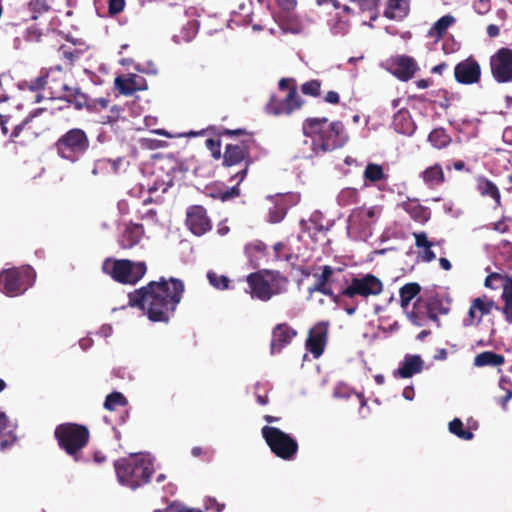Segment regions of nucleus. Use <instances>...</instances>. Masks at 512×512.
Here are the masks:
<instances>
[{
  "instance_id": "f257e3e1",
  "label": "nucleus",
  "mask_w": 512,
  "mask_h": 512,
  "mask_svg": "<svg viewBox=\"0 0 512 512\" xmlns=\"http://www.w3.org/2000/svg\"><path fill=\"white\" fill-rule=\"evenodd\" d=\"M185 285L174 277L150 281L128 294L129 305L140 308L152 322L168 323L181 302Z\"/></svg>"
},
{
  "instance_id": "f03ea898",
  "label": "nucleus",
  "mask_w": 512,
  "mask_h": 512,
  "mask_svg": "<svg viewBox=\"0 0 512 512\" xmlns=\"http://www.w3.org/2000/svg\"><path fill=\"white\" fill-rule=\"evenodd\" d=\"M114 469L118 481L131 489L149 483L154 473L152 463L137 455L114 461Z\"/></svg>"
},
{
  "instance_id": "7ed1b4c3",
  "label": "nucleus",
  "mask_w": 512,
  "mask_h": 512,
  "mask_svg": "<svg viewBox=\"0 0 512 512\" xmlns=\"http://www.w3.org/2000/svg\"><path fill=\"white\" fill-rule=\"evenodd\" d=\"M54 437L61 450L72 457L75 462L82 461V450L88 445L90 431L87 426L65 422L56 426Z\"/></svg>"
},
{
  "instance_id": "20e7f679",
  "label": "nucleus",
  "mask_w": 512,
  "mask_h": 512,
  "mask_svg": "<svg viewBox=\"0 0 512 512\" xmlns=\"http://www.w3.org/2000/svg\"><path fill=\"white\" fill-rule=\"evenodd\" d=\"M246 281L251 297L264 302L281 293L289 282L288 278L281 273L269 270L250 273Z\"/></svg>"
},
{
  "instance_id": "39448f33",
  "label": "nucleus",
  "mask_w": 512,
  "mask_h": 512,
  "mask_svg": "<svg viewBox=\"0 0 512 512\" xmlns=\"http://www.w3.org/2000/svg\"><path fill=\"white\" fill-rule=\"evenodd\" d=\"M224 134L236 137L235 143L225 146L222 156V165L225 168L236 166L242 162L252 163L250 152L256 146V141L251 133H245V130H224Z\"/></svg>"
},
{
  "instance_id": "423d86ee",
  "label": "nucleus",
  "mask_w": 512,
  "mask_h": 512,
  "mask_svg": "<svg viewBox=\"0 0 512 512\" xmlns=\"http://www.w3.org/2000/svg\"><path fill=\"white\" fill-rule=\"evenodd\" d=\"M102 271L118 283L135 285L146 274L147 266L145 262L106 258L102 263Z\"/></svg>"
},
{
  "instance_id": "0eeeda50",
  "label": "nucleus",
  "mask_w": 512,
  "mask_h": 512,
  "mask_svg": "<svg viewBox=\"0 0 512 512\" xmlns=\"http://www.w3.org/2000/svg\"><path fill=\"white\" fill-rule=\"evenodd\" d=\"M281 91L288 90L283 99L272 95L266 104V112L274 116L290 115L304 105V100L298 94V85L294 78H281L278 82Z\"/></svg>"
},
{
  "instance_id": "6e6552de",
  "label": "nucleus",
  "mask_w": 512,
  "mask_h": 512,
  "mask_svg": "<svg viewBox=\"0 0 512 512\" xmlns=\"http://www.w3.org/2000/svg\"><path fill=\"white\" fill-rule=\"evenodd\" d=\"M36 273L31 266L5 269L0 272V291L14 297L23 294L35 281Z\"/></svg>"
},
{
  "instance_id": "1a4fd4ad",
  "label": "nucleus",
  "mask_w": 512,
  "mask_h": 512,
  "mask_svg": "<svg viewBox=\"0 0 512 512\" xmlns=\"http://www.w3.org/2000/svg\"><path fill=\"white\" fill-rule=\"evenodd\" d=\"M303 143L318 155L341 148L348 140L343 130H303Z\"/></svg>"
},
{
  "instance_id": "9d476101",
  "label": "nucleus",
  "mask_w": 512,
  "mask_h": 512,
  "mask_svg": "<svg viewBox=\"0 0 512 512\" xmlns=\"http://www.w3.org/2000/svg\"><path fill=\"white\" fill-rule=\"evenodd\" d=\"M346 286L340 291L341 298L346 297L352 300L360 297L367 300L369 297L378 296L383 292V282L374 274L354 276L345 279Z\"/></svg>"
},
{
  "instance_id": "9b49d317",
  "label": "nucleus",
  "mask_w": 512,
  "mask_h": 512,
  "mask_svg": "<svg viewBox=\"0 0 512 512\" xmlns=\"http://www.w3.org/2000/svg\"><path fill=\"white\" fill-rule=\"evenodd\" d=\"M261 433L274 455L283 460L294 459L299 449L296 439L273 426H264Z\"/></svg>"
},
{
  "instance_id": "f8f14e48",
  "label": "nucleus",
  "mask_w": 512,
  "mask_h": 512,
  "mask_svg": "<svg viewBox=\"0 0 512 512\" xmlns=\"http://www.w3.org/2000/svg\"><path fill=\"white\" fill-rule=\"evenodd\" d=\"M89 140L84 130H68L56 143L57 151L62 158L74 160L78 154L84 153Z\"/></svg>"
},
{
  "instance_id": "ddd939ff",
  "label": "nucleus",
  "mask_w": 512,
  "mask_h": 512,
  "mask_svg": "<svg viewBox=\"0 0 512 512\" xmlns=\"http://www.w3.org/2000/svg\"><path fill=\"white\" fill-rule=\"evenodd\" d=\"M490 69L498 83L512 82V49L502 47L490 57Z\"/></svg>"
},
{
  "instance_id": "4468645a",
  "label": "nucleus",
  "mask_w": 512,
  "mask_h": 512,
  "mask_svg": "<svg viewBox=\"0 0 512 512\" xmlns=\"http://www.w3.org/2000/svg\"><path fill=\"white\" fill-rule=\"evenodd\" d=\"M47 97L62 99L72 96V91L66 83V73L60 65L49 68L45 73Z\"/></svg>"
},
{
  "instance_id": "2eb2a0df",
  "label": "nucleus",
  "mask_w": 512,
  "mask_h": 512,
  "mask_svg": "<svg viewBox=\"0 0 512 512\" xmlns=\"http://www.w3.org/2000/svg\"><path fill=\"white\" fill-rule=\"evenodd\" d=\"M493 310H500V307L494 300L487 295L474 298L471 301L467 316L463 319L464 327L478 326L481 324L483 317L491 314Z\"/></svg>"
},
{
  "instance_id": "dca6fc26",
  "label": "nucleus",
  "mask_w": 512,
  "mask_h": 512,
  "mask_svg": "<svg viewBox=\"0 0 512 512\" xmlns=\"http://www.w3.org/2000/svg\"><path fill=\"white\" fill-rule=\"evenodd\" d=\"M485 287L496 290L502 287V298L505 302L503 314L507 322H512V277L497 272L490 273L484 282Z\"/></svg>"
},
{
  "instance_id": "f3484780",
  "label": "nucleus",
  "mask_w": 512,
  "mask_h": 512,
  "mask_svg": "<svg viewBox=\"0 0 512 512\" xmlns=\"http://www.w3.org/2000/svg\"><path fill=\"white\" fill-rule=\"evenodd\" d=\"M328 322L316 323L308 333L306 339V348L313 355L314 358H319L325 349L328 337Z\"/></svg>"
},
{
  "instance_id": "a211bd4d",
  "label": "nucleus",
  "mask_w": 512,
  "mask_h": 512,
  "mask_svg": "<svg viewBox=\"0 0 512 512\" xmlns=\"http://www.w3.org/2000/svg\"><path fill=\"white\" fill-rule=\"evenodd\" d=\"M454 77L458 83L465 85L479 82L481 67L478 61L470 56L459 62L454 68Z\"/></svg>"
},
{
  "instance_id": "6ab92c4d",
  "label": "nucleus",
  "mask_w": 512,
  "mask_h": 512,
  "mask_svg": "<svg viewBox=\"0 0 512 512\" xmlns=\"http://www.w3.org/2000/svg\"><path fill=\"white\" fill-rule=\"evenodd\" d=\"M389 71L399 80L408 81L412 79L418 70L414 58L407 55H398L389 60Z\"/></svg>"
},
{
  "instance_id": "aec40b11",
  "label": "nucleus",
  "mask_w": 512,
  "mask_h": 512,
  "mask_svg": "<svg viewBox=\"0 0 512 512\" xmlns=\"http://www.w3.org/2000/svg\"><path fill=\"white\" fill-rule=\"evenodd\" d=\"M186 224L190 231L197 236L205 234L212 227L205 208L200 205H194L188 208Z\"/></svg>"
},
{
  "instance_id": "412c9836",
  "label": "nucleus",
  "mask_w": 512,
  "mask_h": 512,
  "mask_svg": "<svg viewBox=\"0 0 512 512\" xmlns=\"http://www.w3.org/2000/svg\"><path fill=\"white\" fill-rule=\"evenodd\" d=\"M114 85L119 93L125 96H131L137 91H144L148 88L146 79L137 74L117 76Z\"/></svg>"
},
{
  "instance_id": "4be33fe9",
  "label": "nucleus",
  "mask_w": 512,
  "mask_h": 512,
  "mask_svg": "<svg viewBox=\"0 0 512 512\" xmlns=\"http://www.w3.org/2000/svg\"><path fill=\"white\" fill-rule=\"evenodd\" d=\"M297 336V331L287 323H279L272 330L270 343L271 354L279 353L289 345L293 338Z\"/></svg>"
},
{
  "instance_id": "5701e85b",
  "label": "nucleus",
  "mask_w": 512,
  "mask_h": 512,
  "mask_svg": "<svg viewBox=\"0 0 512 512\" xmlns=\"http://www.w3.org/2000/svg\"><path fill=\"white\" fill-rule=\"evenodd\" d=\"M425 300L426 309L428 310L429 320L440 326V315H447L451 310V300L440 294H435Z\"/></svg>"
},
{
  "instance_id": "b1692460",
  "label": "nucleus",
  "mask_w": 512,
  "mask_h": 512,
  "mask_svg": "<svg viewBox=\"0 0 512 512\" xmlns=\"http://www.w3.org/2000/svg\"><path fill=\"white\" fill-rule=\"evenodd\" d=\"M334 271L335 269L329 265L323 266L321 275L318 277L315 285L309 288V292H320L326 296H329L335 303H340V293L335 294L333 290L328 286L329 283L334 282Z\"/></svg>"
},
{
  "instance_id": "393cba45",
  "label": "nucleus",
  "mask_w": 512,
  "mask_h": 512,
  "mask_svg": "<svg viewBox=\"0 0 512 512\" xmlns=\"http://www.w3.org/2000/svg\"><path fill=\"white\" fill-rule=\"evenodd\" d=\"M249 170V163L244 166V168L240 169L239 171L235 173H231L228 181L233 182L236 181V184L232 186L231 188L226 189L225 191H219L218 193H211V196L213 198H218L222 202L228 201L230 199L236 198L240 196V189L239 185L244 181V179L247 176Z\"/></svg>"
},
{
  "instance_id": "a878e982",
  "label": "nucleus",
  "mask_w": 512,
  "mask_h": 512,
  "mask_svg": "<svg viewBox=\"0 0 512 512\" xmlns=\"http://www.w3.org/2000/svg\"><path fill=\"white\" fill-rule=\"evenodd\" d=\"M144 235L141 224L128 225L120 234L118 243L122 249H131L136 246Z\"/></svg>"
},
{
  "instance_id": "bb28decb",
  "label": "nucleus",
  "mask_w": 512,
  "mask_h": 512,
  "mask_svg": "<svg viewBox=\"0 0 512 512\" xmlns=\"http://www.w3.org/2000/svg\"><path fill=\"white\" fill-rule=\"evenodd\" d=\"M401 207L413 220L419 223H425L430 219L429 208L421 205L418 199H408L401 204Z\"/></svg>"
},
{
  "instance_id": "cd10ccee",
  "label": "nucleus",
  "mask_w": 512,
  "mask_h": 512,
  "mask_svg": "<svg viewBox=\"0 0 512 512\" xmlns=\"http://www.w3.org/2000/svg\"><path fill=\"white\" fill-rule=\"evenodd\" d=\"M409 12V0H388L383 15L390 20H402Z\"/></svg>"
},
{
  "instance_id": "c85d7f7f",
  "label": "nucleus",
  "mask_w": 512,
  "mask_h": 512,
  "mask_svg": "<svg viewBox=\"0 0 512 512\" xmlns=\"http://www.w3.org/2000/svg\"><path fill=\"white\" fill-rule=\"evenodd\" d=\"M423 369V360L419 355H406L396 374L401 378H409Z\"/></svg>"
},
{
  "instance_id": "c756f323",
  "label": "nucleus",
  "mask_w": 512,
  "mask_h": 512,
  "mask_svg": "<svg viewBox=\"0 0 512 512\" xmlns=\"http://www.w3.org/2000/svg\"><path fill=\"white\" fill-rule=\"evenodd\" d=\"M410 322L418 327H422L426 325L427 320H429L428 310L426 309L425 300L422 298H418L412 307L411 311L406 313Z\"/></svg>"
},
{
  "instance_id": "7c9ffc66",
  "label": "nucleus",
  "mask_w": 512,
  "mask_h": 512,
  "mask_svg": "<svg viewBox=\"0 0 512 512\" xmlns=\"http://www.w3.org/2000/svg\"><path fill=\"white\" fill-rule=\"evenodd\" d=\"M415 238V245L417 248H423V251L419 253V257L423 262H432L435 260L436 255L431 250L434 243L428 240L425 232L413 233Z\"/></svg>"
},
{
  "instance_id": "2f4dec72",
  "label": "nucleus",
  "mask_w": 512,
  "mask_h": 512,
  "mask_svg": "<svg viewBox=\"0 0 512 512\" xmlns=\"http://www.w3.org/2000/svg\"><path fill=\"white\" fill-rule=\"evenodd\" d=\"M421 177L424 183L430 188L439 186L445 181L444 172L440 164H435L426 168L421 173Z\"/></svg>"
},
{
  "instance_id": "473e14b6",
  "label": "nucleus",
  "mask_w": 512,
  "mask_h": 512,
  "mask_svg": "<svg viewBox=\"0 0 512 512\" xmlns=\"http://www.w3.org/2000/svg\"><path fill=\"white\" fill-rule=\"evenodd\" d=\"M477 189L482 196L491 197L497 206H501V195L499 189L491 180L483 176L478 177Z\"/></svg>"
},
{
  "instance_id": "72a5a7b5",
  "label": "nucleus",
  "mask_w": 512,
  "mask_h": 512,
  "mask_svg": "<svg viewBox=\"0 0 512 512\" xmlns=\"http://www.w3.org/2000/svg\"><path fill=\"white\" fill-rule=\"evenodd\" d=\"M505 363V358L501 354L492 351H484L474 358L473 364L476 367H499Z\"/></svg>"
},
{
  "instance_id": "f704fd0d",
  "label": "nucleus",
  "mask_w": 512,
  "mask_h": 512,
  "mask_svg": "<svg viewBox=\"0 0 512 512\" xmlns=\"http://www.w3.org/2000/svg\"><path fill=\"white\" fill-rule=\"evenodd\" d=\"M421 286L416 282L406 283L399 289L400 306L406 310L410 302L419 295Z\"/></svg>"
},
{
  "instance_id": "c9c22d12",
  "label": "nucleus",
  "mask_w": 512,
  "mask_h": 512,
  "mask_svg": "<svg viewBox=\"0 0 512 512\" xmlns=\"http://www.w3.org/2000/svg\"><path fill=\"white\" fill-rule=\"evenodd\" d=\"M455 18L452 15H445L438 19L428 31V36L440 40L443 38L447 29L455 23Z\"/></svg>"
},
{
  "instance_id": "e433bc0d",
  "label": "nucleus",
  "mask_w": 512,
  "mask_h": 512,
  "mask_svg": "<svg viewBox=\"0 0 512 512\" xmlns=\"http://www.w3.org/2000/svg\"><path fill=\"white\" fill-rule=\"evenodd\" d=\"M279 27L292 34H299L303 31V25L298 17L294 15H287L280 19Z\"/></svg>"
},
{
  "instance_id": "4c0bfd02",
  "label": "nucleus",
  "mask_w": 512,
  "mask_h": 512,
  "mask_svg": "<svg viewBox=\"0 0 512 512\" xmlns=\"http://www.w3.org/2000/svg\"><path fill=\"white\" fill-rule=\"evenodd\" d=\"M198 32V25L196 21H188L186 25H184L179 32V34L174 36V40L176 43L182 42H190L192 41Z\"/></svg>"
},
{
  "instance_id": "58836bf2",
  "label": "nucleus",
  "mask_w": 512,
  "mask_h": 512,
  "mask_svg": "<svg viewBox=\"0 0 512 512\" xmlns=\"http://www.w3.org/2000/svg\"><path fill=\"white\" fill-rule=\"evenodd\" d=\"M81 51L69 45H61L57 50V56L60 60L64 61L66 65H73V63L80 57Z\"/></svg>"
},
{
  "instance_id": "ea45409f",
  "label": "nucleus",
  "mask_w": 512,
  "mask_h": 512,
  "mask_svg": "<svg viewBox=\"0 0 512 512\" xmlns=\"http://www.w3.org/2000/svg\"><path fill=\"white\" fill-rule=\"evenodd\" d=\"M451 140L446 130H431L428 136V141L437 149L446 148L451 143Z\"/></svg>"
},
{
  "instance_id": "a19ab883",
  "label": "nucleus",
  "mask_w": 512,
  "mask_h": 512,
  "mask_svg": "<svg viewBox=\"0 0 512 512\" xmlns=\"http://www.w3.org/2000/svg\"><path fill=\"white\" fill-rule=\"evenodd\" d=\"M376 215L375 208L371 207L368 209L365 208H356L353 210L352 214L350 215V221L355 222L356 220H359L363 222V225L369 226L371 225L374 217Z\"/></svg>"
},
{
  "instance_id": "79ce46f5",
  "label": "nucleus",
  "mask_w": 512,
  "mask_h": 512,
  "mask_svg": "<svg viewBox=\"0 0 512 512\" xmlns=\"http://www.w3.org/2000/svg\"><path fill=\"white\" fill-rule=\"evenodd\" d=\"M174 185V177L170 172H167L164 177H157L153 184L149 186L148 192L154 193L161 191L166 193L170 187Z\"/></svg>"
},
{
  "instance_id": "37998d69",
  "label": "nucleus",
  "mask_w": 512,
  "mask_h": 512,
  "mask_svg": "<svg viewBox=\"0 0 512 512\" xmlns=\"http://www.w3.org/2000/svg\"><path fill=\"white\" fill-rule=\"evenodd\" d=\"M127 405L128 400L126 397L117 391L108 394L104 402V408L110 411L115 410L117 407L126 408Z\"/></svg>"
},
{
  "instance_id": "c03bdc74",
  "label": "nucleus",
  "mask_w": 512,
  "mask_h": 512,
  "mask_svg": "<svg viewBox=\"0 0 512 512\" xmlns=\"http://www.w3.org/2000/svg\"><path fill=\"white\" fill-rule=\"evenodd\" d=\"M448 429L450 433L463 440H472L474 437V434L471 431L464 429L463 422L459 418H454L449 423Z\"/></svg>"
},
{
  "instance_id": "a18cd8bd",
  "label": "nucleus",
  "mask_w": 512,
  "mask_h": 512,
  "mask_svg": "<svg viewBox=\"0 0 512 512\" xmlns=\"http://www.w3.org/2000/svg\"><path fill=\"white\" fill-rule=\"evenodd\" d=\"M359 201V192L355 188H344L338 195V203L341 206H349Z\"/></svg>"
},
{
  "instance_id": "49530a36",
  "label": "nucleus",
  "mask_w": 512,
  "mask_h": 512,
  "mask_svg": "<svg viewBox=\"0 0 512 512\" xmlns=\"http://www.w3.org/2000/svg\"><path fill=\"white\" fill-rule=\"evenodd\" d=\"M385 177L383 168L375 163H369L364 170V178L370 182H378Z\"/></svg>"
},
{
  "instance_id": "de8ad7c7",
  "label": "nucleus",
  "mask_w": 512,
  "mask_h": 512,
  "mask_svg": "<svg viewBox=\"0 0 512 512\" xmlns=\"http://www.w3.org/2000/svg\"><path fill=\"white\" fill-rule=\"evenodd\" d=\"M350 2L355 3L360 11L374 13V16H371L372 20L377 18V8L380 0H350Z\"/></svg>"
},
{
  "instance_id": "09e8293b",
  "label": "nucleus",
  "mask_w": 512,
  "mask_h": 512,
  "mask_svg": "<svg viewBox=\"0 0 512 512\" xmlns=\"http://www.w3.org/2000/svg\"><path fill=\"white\" fill-rule=\"evenodd\" d=\"M287 209L284 204L276 203L268 212V221L270 223H279L286 216Z\"/></svg>"
},
{
  "instance_id": "8fccbe9b",
  "label": "nucleus",
  "mask_w": 512,
  "mask_h": 512,
  "mask_svg": "<svg viewBox=\"0 0 512 512\" xmlns=\"http://www.w3.org/2000/svg\"><path fill=\"white\" fill-rule=\"evenodd\" d=\"M209 283L216 289H227L229 287L230 280L225 275H219L216 272L209 271L207 273Z\"/></svg>"
},
{
  "instance_id": "3c124183",
  "label": "nucleus",
  "mask_w": 512,
  "mask_h": 512,
  "mask_svg": "<svg viewBox=\"0 0 512 512\" xmlns=\"http://www.w3.org/2000/svg\"><path fill=\"white\" fill-rule=\"evenodd\" d=\"M205 146L215 160L222 158L223 154L221 153V140L219 136L207 138L205 140Z\"/></svg>"
},
{
  "instance_id": "603ef678",
  "label": "nucleus",
  "mask_w": 512,
  "mask_h": 512,
  "mask_svg": "<svg viewBox=\"0 0 512 512\" xmlns=\"http://www.w3.org/2000/svg\"><path fill=\"white\" fill-rule=\"evenodd\" d=\"M28 8L33 13L32 18L37 19L39 15L47 12L50 6L47 0H30Z\"/></svg>"
},
{
  "instance_id": "864d4df0",
  "label": "nucleus",
  "mask_w": 512,
  "mask_h": 512,
  "mask_svg": "<svg viewBox=\"0 0 512 512\" xmlns=\"http://www.w3.org/2000/svg\"><path fill=\"white\" fill-rule=\"evenodd\" d=\"M301 91L303 94L318 97L321 94V82L317 79H312L302 84Z\"/></svg>"
},
{
  "instance_id": "5fc2aeb1",
  "label": "nucleus",
  "mask_w": 512,
  "mask_h": 512,
  "mask_svg": "<svg viewBox=\"0 0 512 512\" xmlns=\"http://www.w3.org/2000/svg\"><path fill=\"white\" fill-rule=\"evenodd\" d=\"M53 115L52 110H49L47 108H39L35 110L33 113H31L29 116H27L24 120L20 121L19 123L13 124L15 129L23 128L25 125H27L34 117L37 116H44L45 118H50Z\"/></svg>"
},
{
  "instance_id": "6e6d98bb",
  "label": "nucleus",
  "mask_w": 512,
  "mask_h": 512,
  "mask_svg": "<svg viewBox=\"0 0 512 512\" xmlns=\"http://www.w3.org/2000/svg\"><path fill=\"white\" fill-rule=\"evenodd\" d=\"M155 134H157L158 136H162V137H166V138H174V137H196V136H199L200 134H202V132L204 130H201V131H194V130H189L187 132H180V133H176V134H171L169 132H167V130H160V129H157V130H152Z\"/></svg>"
},
{
  "instance_id": "4d7b16f0",
  "label": "nucleus",
  "mask_w": 512,
  "mask_h": 512,
  "mask_svg": "<svg viewBox=\"0 0 512 512\" xmlns=\"http://www.w3.org/2000/svg\"><path fill=\"white\" fill-rule=\"evenodd\" d=\"M140 143L143 147L150 149V150L166 147L168 145L166 140L152 138V137L142 138L140 140Z\"/></svg>"
},
{
  "instance_id": "13d9d810",
  "label": "nucleus",
  "mask_w": 512,
  "mask_h": 512,
  "mask_svg": "<svg viewBox=\"0 0 512 512\" xmlns=\"http://www.w3.org/2000/svg\"><path fill=\"white\" fill-rule=\"evenodd\" d=\"M29 89L31 91L44 90L47 92L45 74H42L39 77H37L36 79L32 80L29 84Z\"/></svg>"
},
{
  "instance_id": "bf43d9fd",
  "label": "nucleus",
  "mask_w": 512,
  "mask_h": 512,
  "mask_svg": "<svg viewBox=\"0 0 512 512\" xmlns=\"http://www.w3.org/2000/svg\"><path fill=\"white\" fill-rule=\"evenodd\" d=\"M125 7V0H109L108 11L111 15H116L123 11Z\"/></svg>"
},
{
  "instance_id": "052dcab7",
  "label": "nucleus",
  "mask_w": 512,
  "mask_h": 512,
  "mask_svg": "<svg viewBox=\"0 0 512 512\" xmlns=\"http://www.w3.org/2000/svg\"><path fill=\"white\" fill-rule=\"evenodd\" d=\"M120 118V109L119 108H112L107 116H102V124H110L113 125L115 122H117Z\"/></svg>"
},
{
  "instance_id": "680f3d73",
  "label": "nucleus",
  "mask_w": 512,
  "mask_h": 512,
  "mask_svg": "<svg viewBox=\"0 0 512 512\" xmlns=\"http://www.w3.org/2000/svg\"><path fill=\"white\" fill-rule=\"evenodd\" d=\"M154 512H202V511L198 510V509L186 508V507L172 504L164 510L157 509Z\"/></svg>"
},
{
  "instance_id": "e2e57ef3",
  "label": "nucleus",
  "mask_w": 512,
  "mask_h": 512,
  "mask_svg": "<svg viewBox=\"0 0 512 512\" xmlns=\"http://www.w3.org/2000/svg\"><path fill=\"white\" fill-rule=\"evenodd\" d=\"M191 454L194 457L205 456L207 460H210L212 458V451L208 448H203L200 446L193 447L191 450Z\"/></svg>"
},
{
  "instance_id": "0e129e2a",
  "label": "nucleus",
  "mask_w": 512,
  "mask_h": 512,
  "mask_svg": "<svg viewBox=\"0 0 512 512\" xmlns=\"http://www.w3.org/2000/svg\"><path fill=\"white\" fill-rule=\"evenodd\" d=\"M277 5L286 12L293 11L297 6V0H275Z\"/></svg>"
},
{
  "instance_id": "69168bd1",
  "label": "nucleus",
  "mask_w": 512,
  "mask_h": 512,
  "mask_svg": "<svg viewBox=\"0 0 512 512\" xmlns=\"http://www.w3.org/2000/svg\"><path fill=\"white\" fill-rule=\"evenodd\" d=\"M260 390V386L257 385L256 386V392H255V395H256V400L257 402L260 404V405H266L269 403V397H268V394L265 392V393H260L259 392Z\"/></svg>"
},
{
  "instance_id": "338daca9",
  "label": "nucleus",
  "mask_w": 512,
  "mask_h": 512,
  "mask_svg": "<svg viewBox=\"0 0 512 512\" xmlns=\"http://www.w3.org/2000/svg\"><path fill=\"white\" fill-rule=\"evenodd\" d=\"M505 217L496 223H494V230L500 233H507L509 231V226L505 223Z\"/></svg>"
},
{
  "instance_id": "774afa93",
  "label": "nucleus",
  "mask_w": 512,
  "mask_h": 512,
  "mask_svg": "<svg viewBox=\"0 0 512 512\" xmlns=\"http://www.w3.org/2000/svg\"><path fill=\"white\" fill-rule=\"evenodd\" d=\"M325 101L330 104H338L340 102L339 94L335 91H329L325 96Z\"/></svg>"
}]
</instances>
